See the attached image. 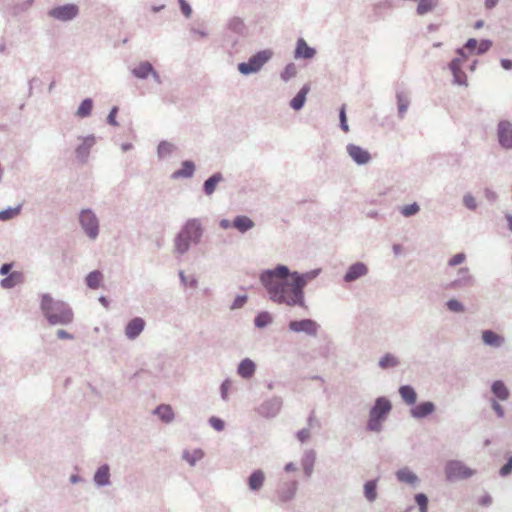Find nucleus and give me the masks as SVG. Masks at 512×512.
<instances>
[{
    "label": "nucleus",
    "mask_w": 512,
    "mask_h": 512,
    "mask_svg": "<svg viewBox=\"0 0 512 512\" xmlns=\"http://www.w3.org/2000/svg\"><path fill=\"white\" fill-rule=\"evenodd\" d=\"M312 274L300 275L298 272L289 273L287 266L279 265L275 270L263 272L260 280L266 288L270 299L277 303H284L289 307L298 305L307 308L305 304L303 289Z\"/></svg>",
    "instance_id": "nucleus-1"
},
{
    "label": "nucleus",
    "mask_w": 512,
    "mask_h": 512,
    "mask_svg": "<svg viewBox=\"0 0 512 512\" xmlns=\"http://www.w3.org/2000/svg\"><path fill=\"white\" fill-rule=\"evenodd\" d=\"M41 310L52 325L68 324L73 320V313L63 301H56L50 295L44 294L41 300Z\"/></svg>",
    "instance_id": "nucleus-2"
},
{
    "label": "nucleus",
    "mask_w": 512,
    "mask_h": 512,
    "mask_svg": "<svg viewBox=\"0 0 512 512\" xmlns=\"http://www.w3.org/2000/svg\"><path fill=\"white\" fill-rule=\"evenodd\" d=\"M202 235V228L197 220H189L184 229L175 239V247L178 252L184 253L189 250L191 243H198Z\"/></svg>",
    "instance_id": "nucleus-3"
},
{
    "label": "nucleus",
    "mask_w": 512,
    "mask_h": 512,
    "mask_svg": "<svg viewBox=\"0 0 512 512\" xmlns=\"http://www.w3.org/2000/svg\"><path fill=\"white\" fill-rule=\"evenodd\" d=\"M390 410V402L383 397L378 398L370 412L368 428L372 431H379L381 428V420L390 412Z\"/></svg>",
    "instance_id": "nucleus-4"
},
{
    "label": "nucleus",
    "mask_w": 512,
    "mask_h": 512,
    "mask_svg": "<svg viewBox=\"0 0 512 512\" xmlns=\"http://www.w3.org/2000/svg\"><path fill=\"white\" fill-rule=\"evenodd\" d=\"M271 57L272 52L270 50L260 51L253 57H250L248 62L240 63L238 65V70L244 75L256 73V71H258Z\"/></svg>",
    "instance_id": "nucleus-5"
},
{
    "label": "nucleus",
    "mask_w": 512,
    "mask_h": 512,
    "mask_svg": "<svg viewBox=\"0 0 512 512\" xmlns=\"http://www.w3.org/2000/svg\"><path fill=\"white\" fill-rule=\"evenodd\" d=\"M474 470L467 467L460 461H449L446 463V478L448 480H461L473 476Z\"/></svg>",
    "instance_id": "nucleus-6"
},
{
    "label": "nucleus",
    "mask_w": 512,
    "mask_h": 512,
    "mask_svg": "<svg viewBox=\"0 0 512 512\" xmlns=\"http://www.w3.org/2000/svg\"><path fill=\"white\" fill-rule=\"evenodd\" d=\"M288 327L294 332H305L309 335H317L319 324L311 319H304L300 321H290Z\"/></svg>",
    "instance_id": "nucleus-7"
},
{
    "label": "nucleus",
    "mask_w": 512,
    "mask_h": 512,
    "mask_svg": "<svg viewBox=\"0 0 512 512\" xmlns=\"http://www.w3.org/2000/svg\"><path fill=\"white\" fill-rule=\"evenodd\" d=\"M78 12V7L75 6V4H65L64 6L51 10L49 15L58 20L67 21L76 17Z\"/></svg>",
    "instance_id": "nucleus-8"
},
{
    "label": "nucleus",
    "mask_w": 512,
    "mask_h": 512,
    "mask_svg": "<svg viewBox=\"0 0 512 512\" xmlns=\"http://www.w3.org/2000/svg\"><path fill=\"white\" fill-rule=\"evenodd\" d=\"M80 222L88 235L94 239L98 233V222L91 211H83L80 216Z\"/></svg>",
    "instance_id": "nucleus-9"
},
{
    "label": "nucleus",
    "mask_w": 512,
    "mask_h": 512,
    "mask_svg": "<svg viewBox=\"0 0 512 512\" xmlns=\"http://www.w3.org/2000/svg\"><path fill=\"white\" fill-rule=\"evenodd\" d=\"M498 138L500 144L505 148L512 147V124L502 121L498 125Z\"/></svg>",
    "instance_id": "nucleus-10"
},
{
    "label": "nucleus",
    "mask_w": 512,
    "mask_h": 512,
    "mask_svg": "<svg viewBox=\"0 0 512 512\" xmlns=\"http://www.w3.org/2000/svg\"><path fill=\"white\" fill-rule=\"evenodd\" d=\"M144 327L145 321L142 318L136 317L127 323L124 332L129 339H134L144 330Z\"/></svg>",
    "instance_id": "nucleus-11"
},
{
    "label": "nucleus",
    "mask_w": 512,
    "mask_h": 512,
    "mask_svg": "<svg viewBox=\"0 0 512 512\" xmlns=\"http://www.w3.org/2000/svg\"><path fill=\"white\" fill-rule=\"evenodd\" d=\"M348 155L358 164H365L371 159L368 151L356 145H348Z\"/></svg>",
    "instance_id": "nucleus-12"
},
{
    "label": "nucleus",
    "mask_w": 512,
    "mask_h": 512,
    "mask_svg": "<svg viewBox=\"0 0 512 512\" xmlns=\"http://www.w3.org/2000/svg\"><path fill=\"white\" fill-rule=\"evenodd\" d=\"M367 267L363 263H355L348 268V273L345 276L347 282L354 281L359 277L366 275Z\"/></svg>",
    "instance_id": "nucleus-13"
},
{
    "label": "nucleus",
    "mask_w": 512,
    "mask_h": 512,
    "mask_svg": "<svg viewBox=\"0 0 512 512\" xmlns=\"http://www.w3.org/2000/svg\"><path fill=\"white\" fill-rule=\"evenodd\" d=\"M315 53H316V51L313 48L309 47L307 45V43L305 42V40H303V38L298 39L296 50H295L296 58L309 59V58L314 57Z\"/></svg>",
    "instance_id": "nucleus-14"
},
{
    "label": "nucleus",
    "mask_w": 512,
    "mask_h": 512,
    "mask_svg": "<svg viewBox=\"0 0 512 512\" xmlns=\"http://www.w3.org/2000/svg\"><path fill=\"white\" fill-rule=\"evenodd\" d=\"M462 60L454 59L450 62L449 67L457 84H466V75L461 71Z\"/></svg>",
    "instance_id": "nucleus-15"
},
{
    "label": "nucleus",
    "mask_w": 512,
    "mask_h": 512,
    "mask_svg": "<svg viewBox=\"0 0 512 512\" xmlns=\"http://www.w3.org/2000/svg\"><path fill=\"white\" fill-rule=\"evenodd\" d=\"M310 91V87L305 85L301 90L291 99L290 107L293 110H300L306 101V96Z\"/></svg>",
    "instance_id": "nucleus-16"
},
{
    "label": "nucleus",
    "mask_w": 512,
    "mask_h": 512,
    "mask_svg": "<svg viewBox=\"0 0 512 512\" xmlns=\"http://www.w3.org/2000/svg\"><path fill=\"white\" fill-rule=\"evenodd\" d=\"M482 340L484 344L492 347H500L503 343L502 336L492 330L483 331Z\"/></svg>",
    "instance_id": "nucleus-17"
},
{
    "label": "nucleus",
    "mask_w": 512,
    "mask_h": 512,
    "mask_svg": "<svg viewBox=\"0 0 512 512\" xmlns=\"http://www.w3.org/2000/svg\"><path fill=\"white\" fill-rule=\"evenodd\" d=\"M23 281V272H12L8 277L1 280L0 285L5 289H9L21 284Z\"/></svg>",
    "instance_id": "nucleus-18"
},
{
    "label": "nucleus",
    "mask_w": 512,
    "mask_h": 512,
    "mask_svg": "<svg viewBox=\"0 0 512 512\" xmlns=\"http://www.w3.org/2000/svg\"><path fill=\"white\" fill-rule=\"evenodd\" d=\"M434 404L430 401L422 402L412 409V415L415 418H422L434 411Z\"/></svg>",
    "instance_id": "nucleus-19"
},
{
    "label": "nucleus",
    "mask_w": 512,
    "mask_h": 512,
    "mask_svg": "<svg viewBox=\"0 0 512 512\" xmlns=\"http://www.w3.org/2000/svg\"><path fill=\"white\" fill-rule=\"evenodd\" d=\"M265 481V475L262 470H254L253 473L250 475L248 480V485L250 487V490H259Z\"/></svg>",
    "instance_id": "nucleus-20"
},
{
    "label": "nucleus",
    "mask_w": 512,
    "mask_h": 512,
    "mask_svg": "<svg viewBox=\"0 0 512 512\" xmlns=\"http://www.w3.org/2000/svg\"><path fill=\"white\" fill-rule=\"evenodd\" d=\"M238 373L243 378H251L255 373V363L250 359H244L239 364Z\"/></svg>",
    "instance_id": "nucleus-21"
},
{
    "label": "nucleus",
    "mask_w": 512,
    "mask_h": 512,
    "mask_svg": "<svg viewBox=\"0 0 512 512\" xmlns=\"http://www.w3.org/2000/svg\"><path fill=\"white\" fill-rule=\"evenodd\" d=\"M232 226L240 232H246L247 230L253 228L255 223L247 216H238L234 219Z\"/></svg>",
    "instance_id": "nucleus-22"
},
{
    "label": "nucleus",
    "mask_w": 512,
    "mask_h": 512,
    "mask_svg": "<svg viewBox=\"0 0 512 512\" xmlns=\"http://www.w3.org/2000/svg\"><path fill=\"white\" fill-rule=\"evenodd\" d=\"M153 71V66L150 62H142L133 70V74L137 78L145 79Z\"/></svg>",
    "instance_id": "nucleus-23"
},
{
    "label": "nucleus",
    "mask_w": 512,
    "mask_h": 512,
    "mask_svg": "<svg viewBox=\"0 0 512 512\" xmlns=\"http://www.w3.org/2000/svg\"><path fill=\"white\" fill-rule=\"evenodd\" d=\"M194 173V164L191 161H184L181 170H176L173 174V178H189Z\"/></svg>",
    "instance_id": "nucleus-24"
},
{
    "label": "nucleus",
    "mask_w": 512,
    "mask_h": 512,
    "mask_svg": "<svg viewBox=\"0 0 512 512\" xmlns=\"http://www.w3.org/2000/svg\"><path fill=\"white\" fill-rule=\"evenodd\" d=\"M399 393H400L401 397L403 398V400L408 405H413L415 403L416 393H415V389L413 387L408 386V385L402 386L399 389Z\"/></svg>",
    "instance_id": "nucleus-25"
},
{
    "label": "nucleus",
    "mask_w": 512,
    "mask_h": 512,
    "mask_svg": "<svg viewBox=\"0 0 512 512\" xmlns=\"http://www.w3.org/2000/svg\"><path fill=\"white\" fill-rule=\"evenodd\" d=\"M492 392L501 400L508 399L510 392L502 381H495L492 385Z\"/></svg>",
    "instance_id": "nucleus-26"
},
{
    "label": "nucleus",
    "mask_w": 512,
    "mask_h": 512,
    "mask_svg": "<svg viewBox=\"0 0 512 512\" xmlns=\"http://www.w3.org/2000/svg\"><path fill=\"white\" fill-rule=\"evenodd\" d=\"M109 468L108 466L104 465L98 468V470L95 472L94 481L98 485H106L109 482Z\"/></svg>",
    "instance_id": "nucleus-27"
},
{
    "label": "nucleus",
    "mask_w": 512,
    "mask_h": 512,
    "mask_svg": "<svg viewBox=\"0 0 512 512\" xmlns=\"http://www.w3.org/2000/svg\"><path fill=\"white\" fill-rule=\"evenodd\" d=\"M397 479L400 482L407 483V484H414L417 480L416 476L413 472L408 470V468H402L397 473Z\"/></svg>",
    "instance_id": "nucleus-28"
},
{
    "label": "nucleus",
    "mask_w": 512,
    "mask_h": 512,
    "mask_svg": "<svg viewBox=\"0 0 512 512\" xmlns=\"http://www.w3.org/2000/svg\"><path fill=\"white\" fill-rule=\"evenodd\" d=\"M103 280V276L98 270H94L93 272H90L86 282L87 285L92 289H97L100 287Z\"/></svg>",
    "instance_id": "nucleus-29"
},
{
    "label": "nucleus",
    "mask_w": 512,
    "mask_h": 512,
    "mask_svg": "<svg viewBox=\"0 0 512 512\" xmlns=\"http://www.w3.org/2000/svg\"><path fill=\"white\" fill-rule=\"evenodd\" d=\"M220 181H221V174H216V175L210 177L208 180H206V182L204 184L205 193L208 195H211L215 191V189Z\"/></svg>",
    "instance_id": "nucleus-30"
},
{
    "label": "nucleus",
    "mask_w": 512,
    "mask_h": 512,
    "mask_svg": "<svg viewBox=\"0 0 512 512\" xmlns=\"http://www.w3.org/2000/svg\"><path fill=\"white\" fill-rule=\"evenodd\" d=\"M156 413H157L158 417L165 422H170L174 417L171 407L164 406V404H162L161 406H159L157 408Z\"/></svg>",
    "instance_id": "nucleus-31"
},
{
    "label": "nucleus",
    "mask_w": 512,
    "mask_h": 512,
    "mask_svg": "<svg viewBox=\"0 0 512 512\" xmlns=\"http://www.w3.org/2000/svg\"><path fill=\"white\" fill-rule=\"evenodd\" d=\"M93 110V101L89 98L83 100L78 108L77 115L79 117H87Z\"/></svg>",
    "instance_id": "nucleus-32"
},
{
    "label": "nucleus",
    "mask_w": 512,
    "mask_h": 512,
    "mask_svg": "<svg viewBox=\"0 0 512 512\" xmlns=\"http://www.w3.org/2000/svg\"><path fill=\"white\" fill-rule=\"evenodd\" d=\"M364 493L369 501H373L377 497V484L376 481H368L364 485Z\"/></svg>",
    "instance_id": "nucleus-33"
},
{
    "label": "nucleus",
    "mask_w": 512,
    "mask_h": 512,
    "mask_svg": "<svg viewBox=\"0 0 512 512\" xmlns=\"http://www.w3.org/2000/svg\"><path fill=\"white\" fill-rule=\"evenodd\" d=\"M203 457V452L201 450H192V451H186L184 453V458L186 461L193 465L196 461L200 460Z\"/></svg>",
    "instance_id": "nucleus-34"
},
{
    "label": "nucleus",
    "mask_w": 512,
    "mask_h": 512,
    "mask_svg": "<svg viewBox=\"0 0 512 512\" xmlns=\"http://www.w3.org/2000/svg\"><path fill=\"white\" fill-rule=\"evenodd\" d=\"M271 322H272V317L267 312H262V313L258 314L254 320L255 325L260 328L268 325Z\"/></svg>",
    "instance_id": "nucleus-35"
},
{
    "label": "nucleus",
    "mask_w": 512,
    "mask_h": 512,
    "mask_svg": "<svg viewBox=\"0 0 512 512\" xmlns=\"http://www.w3.org/2000/svg\"><path fill=\"white\" fill-rule=\"evenodd\" d=\"M174 148V145L169 142H161L157 147V153L160 157H165L171 154Z\"/></svg>",
    "instance_id": "nucleus-36"
},
{
    "label": "nucleus",
    "mask_w": 512,
    "mask_h": 512,
    "mask_svg": "<svg viewBox=\"0 0 512 512\" xmlns=\"http://www.w3.org/2000/svg\"><path fill=\"white\" fill-rule=\"evenodd\" d=\"M297 73L296 66L293 63L287 64L281 73V78L284 81H288L289 79L293 78Z\"/></svg>",
    "instance_id": "nucleus-37"
},
{
    "label": "nucleus",
    "mask_w": 512,
    "mask_h": 512,
    "mask_svg": "<svg viewBox=\"0 0 512 512\" xmlns=\"http://www.w3.org/2000/svg\"><path fill=\"white\" fill-rule=\"evenodd\" d=\"M433 8V2L432 0H421L419 1L417 5V13L419 15H423L429 11H431Z\"/></svg>",
    "instance_id": "nucleus-38"
},
{
    "label": "nucleus",
    "mask_w": 512,
    "mask_h": 512,
    "mask_svg": "<svg viewBox=\"0 0 512 512\" xmlns=\"http://www.w3.org/2000/svg\"><path fill=\"white\" fill-rule=\"evenodd\" d=\"M20 214V208L7 209L0 211V221H7L13 219Z\"/></svg>",
    "instance_id": "nucleus-39"
},
{
    "label": "nucleus",
    "mask_w": 512,
    "mask_h": 512,
    "mask_svg": "<svg viewBox=\"0 0 512 512\" xmlns=\"http://www.w3.org/2000/svg\"><path fill=\"white\" fill-rule=\"evenodd\" d=\"M415 502L418 504L420 512H427L428 498L423 493L415 495Z\"/></svg>",
    "instance_id": "nucleus-40"
},
{
    "label": "nucleus",
    "mask_w": 512,
    "mask_h": 512,
    "mask_svg": "<svg viewBox=\"0 0 512 512\" xmlns=\"http://www.w3.org/2000/svg\"><path fill=\"white\" fill-rule=\"evenodd\" d=\"M397 99H398V110H399V114L401 116H403L407 109H408V105H409V100L408 98L403 95V94H398L397 96Z\"/></svg>",
    "instance_id": "nucleus-41"
},
{
    "label": "nucleus",
    "mask_w": 512,
    "mask_h": 512,
    "mask_svg": "<svg viewBox=\"0 0 512 512\" xmlns=\"http://www.w3.org/2000/svg\"><path fill=\"white\" fill-rule=\"evenodd\" d=\"M379 364L382 368L393 367L397 364V359L391 354H386L382 357Z\"/></svg>",
    "instance_id": "nucleus-42"
},
{
    "label": "nucleus",
    "mask_w": 512,
    "mask_h": 512,
    "mask_svg": "<svg viewBox=\"0 0 512 512\" xmlns=\"http://www.w3.org/2000/svg\"><path fill=\"white\" fill-rule=\"evenodd\" d=\"M419 211V207L417 204H408L407 206L401 209V213L405 217H410L415 215Z\"/></svg>",
    "instance_id": "nucleus-43"
},
{
    "label": "nucleus",
    "mask_w": 512,
    "mask_h": 512,
    "mask_svg": "<svg viewBox=\"0 0 512 512\" xmlns=\"http://www.w3.org/2000/svg\"><path fill=\"white\" fill-rule=\"evenodd\" d=\"M463 201H464V205L470 209V210H475L477 208V201L475 199V197L471 194H466L463 198Z\"/></svg>",
    "instance_id": "nucleus-44"
},
{
    "label": "nucleus",
    "mask_w": 512,
    "mask_h": 512,
    "mask_svg": "<svg viewBox=\"0 0 512 512\" xmlns=\"http://www.w3.org/2000/svg\"><path fill=\"white\" fill-rule=\"evenodd\" d=\"M448 308L452 312H462L463 311V306L456 299L448 300Z\"/></svg>",
    "instance_id": "nucleus-45"
},
{
    "label": "nucleus",
    "mask_w": 512,
    "mask_h": 512,
    "mask_svg": "<svg viewBox=\"0 0 512 512\" xmlns=\"http://www.w3.org/2000/svg\"><path fill=\"white\" fill-rule=\"evenodd\" d=\"M465 259H466V255L464 253H458L450 258V260L448 261V264L450 266H455V265L461 264Z\"/></svg>",
    "instance_id": "nucleus-46"
},
{
    "label": "nucleus",
    "mask_w": 512,
    "mask_h": 512,
    "mask_svg": "<svg viewBox=\"0 0 512 512\" xmlns=\"http://www.w3.org/2000/svg\"><path fill=\"white\" fill-rule=\"evenodd\" d=\"M340 122L341 127L345 132L349 131V125L347 123L346 108L343 106L340 110Z\"/></svg>",
    "instance_id": "nucleus-47"
},
{
    "label": "nucleus",
    "mask_w": 512,
    "mask_h": 512,
    "mask_svg": "<svg viewBox=\"0 0 512 512\" xmlns=\"http://www.w3.org/2000/svg\"><path fill=\"white\" fill-rule=\"evenodd\" d=\"M182 13L186 18H189L192 10L185 0H179Z\"/></svg>",
    "instance_id": "nucleus-48"
},
{
    "label": "nucleus",
    "mask_w": 512,
    "mask_h": 512,
    "mask_svg": "<svg viewBox=\"0 0 512 512\" xmlns=\"http://www.w3.org/2000/svg\"><path fill=\"white\" fill-rule=\"evenodd\" d=\"M512 471V457L509 458V461L507 464H505L501 470H500V474L501 476H508L510 474V472Z\"/></svg>",
    "instance_id": "nucleus-49"
},
{
    "label": "nucleus",
    "mask_w": 512,
    "mask_h": 512,
    "mask_svg": "<svg viewBox=\"0 0 512 512\" xmlns=\"http://www.w3.org/2000/svg\"><path fill=\"white\" fill-rule=\"evenodd\" d=\"M117 114H118V108L114 107V108L110 111V113H109V115H108V118H107V119H108L109 124L114 125V126L118 125V123H117V121H116Z\"/></svg>",
    "instance_id": "nucleus-50"
},
{
    "label": "nucleus",
    "mask_w": 512,
    "mask_h": 512,
    "mask_svg": "<svg viewBox=\"0 0 512 512\" xmlns=\"http://www.w3.org/2000/svg\"><path fill=\"white\" fill-rule=\"evenodd\" d=\"M491 47V42L487 40H483L480 43L478 42V53H484Z\"/></svg>",
    "instance_id": "nucleus-51"
},
{
    "label": "nucleus",
    "mask_w": 512,
    "mask_h": 512,
    "mask_svg": "<svg viewBox=\"0 0 512 512\" xmlns=\"http://www.w3.org/2000/svg\"><path fill=\"white\" fill-rule=\"evenodd\" d=\"M210 423L218 431L222 430L224 427V422L221 419L216 418V417H212L210 419Z\"/></svg>",
    "instance_id": "nucleus-52"
},
{
    "label": "nucleus",
    "mask_w": 512,
    "mask_h": 512,
    "mask_svg": "<svg viewBox=\"0 0 512 512\" xmlns=\"http://www.w3.org/2000/svg\"><path fill=\"white\" fill-rule=\"evenodd\" d=\"M93 145V141H85V143L83 144V146H80L78 149H77V153L79 155H84L87 153L88 149Z\"/></svg>",
    "instance_id": "nucleus-53"
},
{
    "label": "nucleus",
    "mask_w": 512,
    "mask_h": 512,
    "mask_svg": "<svg viewBox=\"0 0 512 512\" xmlns=\"http://www.w3.org/2000/svg\"><path fill=\"white\" fill-rule=\"evenodd\" d=\"M297 436L299 441L303 443L306 439H309L310 431L308 429H302L298 432Z\"/></svg>",
    "instance_id": "nucleus-54"
},
{
    "label": "nucleus",
    "mask_w": 512,
    "mask_h": 512,
    "mask_svg": "<svg viewBox=\"0 0 512 512\" xmlns=\"http://www.w3.org/2000/svg\"><path fill=\"white\" fill-rule=\"evenodd\" d=\"M246 300H247L246 296L237 297L232 305V308L235 309V308L242 307L244 305V303L246 302Z\"/></svg>",
    "instance_id": "nucleus-55"
},
{
    "label": "nucleus",
    "mask_w": 512,
    "mask_h": 512,
    "mask_svg": "<svg viewBox=\"0 0 512 512\" xmlns=\"http://www.w3.org/2000/svg\"><path fill=\"white\" fill-rule=\"evenodd\" d=\"M492 407H493V410L496 412V414L499 417H503L504 416V410H503L502 406L500 404H498L497 401H495V400L493 401Z\"/></svg>",
    "instance_id": "nucleus-56"
},
{
    "label": "nucleus",
    "mask_w": 512,
    "mask_h": 512,
    "mask_svg": "<svg viewBox=\"0 0 512 512\" xmlns=\"http://www.w3.org/2000/svg\"><path fill=\"white\" fill-rule=\"evenodd\" d=\"M56 335H58V339H73V335L63 329L58 330Z\"/></svg>",
    "instance_id": "nucleus-57"
},
{
    "label": "nucleus",
    "mask_w": 512,
    "mask_h": 512,
    "mask_svg": "<svg viewBox=\"0 0 512 512\" xmlns=\"http://www.w3.org/2000/svg\"><path fill=\"white\" fill-rule=\"evenodd\" d=\"M468 50L470 51H474L475 48L477 47V40L476 38H470L468 40V42L466 43V46H465Z\"/></svg>",
    "instance_id": "nucleus-58"
},
{
    "label": "nucleus",
    "mask_w": 512,
    "mask_h": 512,
    "mask_svg": "<svg viewBox=\"0 0 512 512\" xmlns=\"http://www.w3.org/2000/svg\"><path fill=\"white\" fill-rule=\"evenodd\" d=\"M12 264L11 263H5L0 267V275H7L11 271Z\"/></svg>",
    "instance_id": "nucleus-59"
},
{
    "label": "nucleus",
    "mask_w": 512,
    "mask_h": 512,
    "mask_svg": "<svg viewBox=\"0 0 512 512\" xmlns=\"http://www.w3.org/2000/svg\"><path fill=\"white\" fill-rule=\"evenodd\" d=\"M498 0H485V8L492 9L497 5Z\"/></svg>",
    "instance_id": "nucleus-60"
},
{
    "label": "nucleus",
    "mask_w": 512,
    "mask_h": 512,
    "mask_svg": "<svg viewBox=\"0 0 512 512\" xmlns=\"http://www.w3.org/2000/svg\"><path fill=\"white\" fill-rule=\"evenodd\" d=\"M501 64L502 66L505 68V69H511L512 68V61L510 59H503L501 61Z\"/></svg>",
    "instance_id": "nucleus-61"
},
{
    "label": "nucleus",
    "mask_w": 512,
    "mask_h": 512,
    "mask_svg": "<svg viewBox=\"0 0 512 512\" xmlns=\"http://www.w3.org/2000/svg\"><path fill=\"white\" fill-rule=\"evenodd\" d=\"M485 195L486 197L489 199V200H494L496 198V194L495 192L489 190V189H486L485 190Z\"/></svg>",
    "instance_id": "nucleus-62"
},
{
    "label": "nucleus",
    "mask_w": 512,
    "mask_h": 512,
    "mask_svg": "<svg viewBox=\"0 0 512 512\" xmlns=\"http://www.w3.org/2000/svg\"><path fill=\"white\" fill-rule=\"evenodd\" d=\"M230 226H232V224L226 220V219H223L220 221V227L223 228V229H227L229 228Z\"/></svg>",
    "instance_id": "nucleus-63"
},
{
    "label": "nucleus",
    "mask_w": 512,
    "mask_h": 512,
    "mask_svg": "<svg viewBox=\"0 0 512 512\" xmlns=\"http://www.w3.org/2000/svg\"><path fill=\"white\" fill-rule=\"evenodd\" d=\"M507 220L509 222V228L512 230V216L511 215H507Z\"/></svg>",
    "instance_id": "nucleus-64"
}]
</instances>
